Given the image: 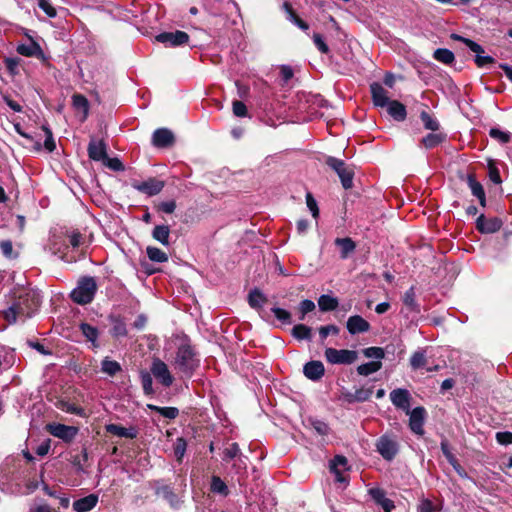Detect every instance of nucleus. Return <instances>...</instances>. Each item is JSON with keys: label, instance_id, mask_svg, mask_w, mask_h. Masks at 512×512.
<instances>
[{"label": "nucleus", "instance_id": "f257e3e1", "mask_svg": "<svg viewBox=\"0 0 512 512\" xmlns=\"http://www.w3.org/2000/svg\"><path fill=\"white\" fill-rule=\"evenodd\" d=\"M40 303L41 295L39 291L34 289L22 290L12 305L0 312V321L4 320L6 322L0 327V330H4L7 324H15L18 321L24 322L27 318L32 317L38 310Z\"/></svg>", "mask_w": 512, "mask_h": 512}, {"label": "nucleus", "instance_id": "f03ea898", "mask_svg": "<svg viewBox=\"0 0 512 512\" xmlns=\"http://www.w3.org/2000/svg\"><path fill=\"white\" fill-rule=\"evenodd\" d=\"M199 366V359L192 346L188 342H183L177 349L174 360L175 369L183 377L190 378Z\"/></svg>", "mask_w": 512, "mask_h": 512}, {"label": "nucleus", "instance_id": "7ed1b4c3", "mask_svg": "<svg viewBox=\"0 0 512 512\" xmlns=\"http://www.w3.org/2000/svg\"><path fill=\"white\" fill-rule=\"evenodd\" d=\"M46 249L53 255L58 256L60 259L66 262L76 261L75 256L69 255V244L67 241V232L62 229L51 232V235L46 245Z\"/></svg>", "mask_w": 512, "mask_h": 512}, {"label": "nucleus", "instance_id": "20e7f679", "mask_svg": "<svg viewBox=\"0 0 512 512\" xmlns=\"http://www.w3.org/2000/svg\"><path fill=\"white\" fill-rule=\"evenodd\" d=\"M96 290L97 284L95 279L93 277H84L71 292V298L75 303L85 305L93 300Z\"/></svg>", "mask_w": 512, "mask_h": 512}, {"label": "nucleus", "instance_id": "39448f33", "mask_svg": "<svg viewBox=\"0 0 512 512\" xmlns=\"http://www.w3.org/2000/svg\"><path fill=\"white\" fill-rule=\"evenodd\" d=\"M326 164L337 173L345 189L352 187L354 171L350 166L343 160L332 156L327 157Z\"/></svg>", "mask_w": 512, "mask_h": 512}, {"label": "nucleus", "instance_id": "423d86ee", "mask_svg": "<svg viewBox=\"0 0 512 512\" xmlns=\"http://www.w3.org/2000/svg\"><path fill=\"white\" fill-rule=\"evenodd\" d=\"M326 361L333 365H350L354 363L358 358V352L349 349H325Z\"/></svg>", "mask_w": 512, "mask_h": 512}, {"label": "nucleus", "instance_id": "0eeeda50", "mask_svg": "<svg viewBox=\"0 0 512 512\" xmlns=\"http://www.w3.org/2000/svg\"><path fill=\"white\" fill-rule=\"evenodd\" d=\"M451 37L454 40L463 42L472 52H474L476 54L475 63L479 68H483L487 65L494 63L493 57H491L489 55H483L484 49L478 43H476L468 38L457 35V34H452Z\"/></svg>", "mask_w": 512, "mask_h": 512}, {"label": "nucleus", "instance_id": "6e6552de", "mask_svg": "<svg viewBox=\"0 0 512 512\" xmlns=\"http://www.w3.org/2000/svg\"><path fill=\"white\" fill-rule=\"evenodd\" d=\"M151 374L156 380L161 383L164 387H170L173 384V376L171 375L168 366L162 360L156 358L153 360L151 365Z\"/></svg>", "mask_w": 512, "mask_h": 512}, {"label": "nucleus", "instance_id": "1a4fd4ad", "mask_svg": "<svg viewBox=\"0 0 512 512\" xmlns=\"http://www.w3.org/2000/svg\"><path fill=\"white\" fill-rule=\"evenodd\" d=\"M155 40L166 47H177L188 43L189 35L184 31L163 32L155 37Z\"/></svg>", "mask_w": 512, "mask_h": 512}, {"label": "nucleus", "instance_id": "9d476101", "mask_svg": "<svg viewBox=\"0 0 512 512\" xmlns=\"http://www.w3.org/2000/svg\"><path fill=\"white\" fill-rule=\"evenodd\" d=\"M376 450L385 460L391 461L398 453V444L391 437L383 435L376 442Z\"/></svg>", "mask_w": 512, "mask_h": 512}, {"label": "nucleus", "instance_id": "9b49d317", "mask_svg": "<svg viewBox=\"0 0 512 512\" xmlns=\"http://www.w3.org/2000/svg\"><path fill=\"white\" fill-rule=\"evenodd\" d=\"M47 432L65 442H71L78 433V428L60 423H50L46 426Z\"/></svg>", "mask_w": 512, "mask_h": 512}, {"label": "nucleus", "instance_id": "f8f14e48", "mask_svg": "<svg viewBox=\"0 0 512 512\" xmlns=\"http://www.w3.org/2000/svg\"><path fill=\"white\" fill-rule=\"evenodd\" d=\"M390 400L392 404L406 413L410 412L411 394L407 389L397 388L390 392Z\"/></svg>", "mask_w": 512, "mask_h": 512}, {"label": "nucleus", "instance_id": "ddd939ff", "mask_svg": "<svg viewBox=\"0 0 512 512\" xmlns=\"http://www.w3.org/2000/svg\"><path fill=\"white\" fill-rule=\"evenodd\" d=\"M132 186L139 192L147 194L148 196H154L162 191L164 182L155 178H149L143 182H135Z\"/></svg>", "mask_w": 512, "mask_h": 512}, {"label": "nucleus", "instance_id": "4468645a", "mask_svg": "<svg viewBox=\"0 0 512 512\" xmlns=\"http://www.w3.org/2000/svg\"><path fill=\"white\" fill-rule=\"evenodd\" d=\"M409 414V427L417 435H423L424 429V418L425 409L423 407H416L413 410L410 409Z\"/></svg>", "mask_w": 512, "mask_h": 512}, {"label": "nucleus", "instance_id": "2eb2a0df", "mask_svg": "<svg viewBox=\"0 0 512 512\" xmlns=\"http://www.w3.org/2000/svg\"><path fill=\"white\" fill-rule=\"evenodd\" d=\"M174 143V135L167 128H159L153 132L152 144L157 148H165Z\"/></svg>", "mask_w": 512, "mask_h": 512}, {"label": "nucleus", "instance_id": "dca6fc26", "mask_svg": "<svg viewBox=\"0 0 512 512\" xmlns=\"http://www.w3.org/2000/svg\"><path fill=\"white\" fill-rule=\"evenodd\" d=\"M370 327L369 322L360 315L350 316L346 323V328L352 335L368 332Z\"/></svg>", "mask_w": 512, "mask_h": 512}, {"label": "nucleus", "instance_id": "f3484780", "mask_svg": "<svg viewBox=\"0 0 512 512\" xmlns=\"http://www.w3.org/2000/svg\"><path fill=\"white\" fill-rule=\"evenodd\" d=\"M370 91L372 95V101L375 106L383 108L386 107L390 102L388 91L384 89L380 83H372L370 85Z\"/></svg>", "mask_w": 512, "mask_h": 512}, {"label": "nucleus", "instance_id": "a211bd4d", "mask_svg": "<svg viewBox=\"0 0 512 512\" xmlns=\"http://www.w3.org/2000/svg\"><path fill=\"white\" fill-rule=\"evenodd\" d=\"M88 156L94 161L103 162L107 157V147L104 141L92 139L88 145Z\"/></svg>", "mask_w": 512, "mask_h": 512}, {"label": "nucleus", "instance_id": "6ab92c4d", "mask_svg": "<svg viewBox=\"0 0 512 512\" xmlns=\"http://www.w3.org/2000/svg\"><path fill=\"white\" fill-rule=\"evenodd\" d=\"M502 226L500 219L485 218L484 215H480L476 221V227L481 233H494L498 231Z\"/></svg>", "mask_w": 512, "mask_h": 512}, {"label": "nucleus", "instance_id": "aec40b11", "mask_svg": "<svg viewBox=\"0 0 512 512\" xmlns=\"http://www.w3.org/2000/svg\"><path fill=\"white\" fill-rule=\"evenodd\" d=\"M303 373L308 379L318 381L323 377L325 368L321 361H310L304 365Z\"/></svg>", "mask_w": 512, "mask_h": 512}, {"label": "nucleus", "instance_id": "412c9836", "mask_svg": "<svg viewBox=\"0 0 512 512\" xmlns=\"http://www.w3.org/2000/svg\"><path fill=\"white\" fill-rule=\"evenodd\" d=\"M369 494L375 503L381 506L385 512H391L395 508L394 502L386 497L384 490L380 488H372L369 490Z\"/></svg>", "mask_w": 512, "mask_h": 512}, {"label": "nucleus", "instance_id": "4be33fe9", "mask_svg": "<svg viewBox=\"0 0 512 512\" xmlns=\"http://www.w3.org/2000/svg\"><path fill=\"white\" fill-rule=\"evenodd\" d=\"M105 429L108 433L118 437L134 439L138 436V429L134 426L126 428L117 424H108Z\"/></svg>", "mask_w": 512, "mask_h": 512}, {"label": "nucleus", "instance_id": "5701e85b", "mask_svg": "<svg viewBox=\"0 0 512 512\" xmlns=\"http://www.w3.org/2000/svg\"><path fill=\"white\" fill-rule=\"evenodd\" d=\"M16 50L20 55L25 57H44L42 48L35 41H31L29 44H20L17 46Z\"/></svg>", "mask_w": 512, "mask_h": 512}, {"label": "nucleus", "instance_id": "b1692460", "mask_svg": "<svg viewBox=\"0 0 512 512\" xmlns=\"http://www.w3.org/2000/svg\"><path fill=\"white\" fill-rule=\"evenodd\" d=\"M97 502L98 497L96 495L90 494L86 497L74 501L73 509L76 512H88L97 505Z\"/></svg>", "mask_w": 512, "mask_h": 512}, {"label": "nucleus", "instance_id": "393cba45", "mask_svg": "<svg viewBox=\"0 0 512 512\" xmlns=\"http://www.w3.org/2000/svg\"><path fill=\"white\" fill-rule=\"evenodd\" d=\"M335 245L340 249L341 259H347L356 249V243L349 237L336 238Z\"/></svg>", "mask_w": 512, "mask_h": 512}, {"label": "nucleus", "instance_id": "a878e982", "mask_svg": "<svg viewBox=\"0 0 512 512\" xmlns=\"http://www.w3.org/2000/svg\"><path fill=\"white\" fill-rule=\"evenodd\" d=\"M402 301L409 312L420 313V305L416 301V291L414 286H411L404 293Z\"/></svg>", "mask_w": 512, "mask_h": 512}, {"label": "nucleus", "instance_id": "bb28decb", "mask_svg": "<svg viewBox=\"0 0 512 512\" xmlns=\"http://www.w3.org/2000/svg\"><path fill=\"white\" fill-rule=\"evenodd\" d=\"M388 114L397 121H403L406 118L407 112L405 106L399 101L393 100L388 103Z\"/></svg>", "mask_w": 512, "mask_h": 512}, {"label": "nucleus", "instance_id": "cd10ccee", "mask_svg": "<svg viewBox=\"0 0 512 512\" xmlns=\"http://www.w3.org/2000/svg\"><path fill=\"white\" fill-rule=\"evenodd\" d=\"M156 494L163 497L169 504L176 508L180 504L178 496L174 493L172 488L168 485H162L156 488Z\"/></svg>", "mask_w": 512, "mask_h": 512}, {"label": "nucleus", "instance_id": "c85d7f7f", "mask_svg": "<svg viewBox=\"0 0 512 512\" xmlns=\"http://www.w3.org/2000/svg\"><path fill=\"white\" fill-rule=\"evenodd\" d=\"M467 183L471 189L472 194L479 199V202L482 206H485L486 198L482 184L478 182L473 175L468 176Z\"/></svg>", "mask_w": 512, "mask_h": 512}, {"label": "nucleus", "instance_id": "c756f323", "mask_svg": "<svg viewBox=\"0 0 512 512\" xmlns=\"http://www.w3.org/2000/svg\"><path fill=\"white\" fill-rule=\"evenodd\" d=\"M283 9L287 14V19L291 23L303 31H307L309 29V25L294 12L292 6L288 2H284Z\"/></svg>", "mask_w": 512, "mask_h": 512}, {"label": "nucleus", "instance_id": "7c9ffc66", "mask_svg": "<svg viewBox=\"0 0 512 512\" xmlns=\"http://www.w3.org/2000/svg\"><path fill=\"white\" fill-rule=\"evenodd\" d=\"M170 228L167 225H156L152 231V237L164 246L169 245Z\"/></svg>", "mask_w": 512, "mask_h": 512}, {"label": "nucleus", "instance_id": "2f4dec72", "mask_svg": "<svg viewBox=\"0 0 512 512\" xmlns=\"http://www.w3.org/2000/svg\"><path fill=\"white\" fill-rule=\"evenodd\" d=\"M338 305V299L328 294H323L318 299V306L322 312L333 311Z\"/></svg>", "mask_w": 512, "mask_h": 512}, {"label": "nucleus", "instance_id": "473e14b6", "mask_svg": "<svg viewBox=\"0 0 512 512\" xmlns=\"http://www.w3.org/2000/svg\"><path fill=\"white\" fill-rule=\"evenodd\" d=\"M79 329L83 336L90 341L94 347H98L97 338L99 336L98 329L88 323H81Z\"/></svg>", "mask_w": 512, "mask_h": 512}, {"label": "nucleus", "instance_id": "72a5a7b5", "mask_svg": "<svg viewBox=\"0 0 512 512\" xmlns=\"http://www.w3.org/2000/svg\"><path fill=\"white\" fill-rule=\"evenodd\" d=\"M427 364L426 350L418 349L410 358V365L413 370L424 368Z\"/></svg>", "mask_w": 512, "mask_h": 512}, {"label": "nucleus", "instance_id": "f704fd0d", "mask_svg": "<svg viewBox=\"0 0 512 512\" xmlns=\"http://www.w3.org/2000/svg\"><path fill=\"white\" fill-rule=\"evenodd\" d=\"M266 296L259 290L255 289L249 293L248 303L254 309H261L266 303Z\"/></svg>", "mask_w": 512, "mask_h": 512}, {"label": "nucleus", "instance_id": "c9c22d12", "mask_svg": "<svg viewBox=\"0 0 512 512\" xmlns=\"http://www.w3.org/2000/svg\"><path fill=\"white\" fill-rule=\"evenodd\" d=\"M101 371L109 376H114L121 371V366L117 361L105 357L101 362Z\"/></svg>", "mask_w": 512, "mask_h": 512}, {"label": "nucleus", "instance_id": "e433bc0d", "mask_svg": "<svg viewBox=\"0 0 512 512\" xmlns=\"http://www.w3.org/2000/svg\"><path fill=\"white\" fill-rule=\"evenodd\" d=\"M433 57L438 62L449 65L452 64L455 60V56L452 51L445 48H438L434 51Z\"/></svg>", "mask_w": 512, "mask_h": 512}, {"label": "nucleus", "instance_id": "4c0bfd02", "mask_svg": "<svg viewBox=\"0 0 512 512\" xmlns=\"http://www.w3.org/2000/svg\"><path fill=\"white\" fill-rule=\"evenodd\" d=\"M444 140L445 135L442 133H429L422 139L421 143L425 148L431 149L441 144Z\"/></svg>", "mask_w": 512, "mask_h": 512}, {"label": "nucleus", "instance_id": "58836bf2", "mask_svg": "<svg viewBox=\"0 0 512 512\" xmlns=\"http://www.w3.org/2000/svg\"><path fill=\"white\" fill-rule=\"evenodd\" d=\"M308 423L313 428L315 433L320 436H327L330 433L331 429L329 425L323 420L317 418H309Z\"/></svg>", "mask_w": 512, "mask_h": 512}, {"label": "nucleus", "instance_id": "ea45409f", "mask_svg": "<svg viewBox=\"0 0 512 512\" xmlns=\"http://www.w3.org/2000/svg\"><path fill=\"white\" fill-rule=\"evenodd\" d=\"M382 367V363L380 361H372L368 363L361 364L357 367V372L362 376H369L377 371H379Z\"/></svg>", "mask_w": 512, "mask_h": 512}, {"label": "nucleus", "instance_id": "a19ab883", "mask_svg": "<svg viewBox=\"0 0 512 512\" xmlns=\"http://www.w3.org/2000/svg\"><path fill=\"white\" fill-rule=\"evenodd\" d=\"M441 451L443 453V455L446 457L447 461L454 467V469L460 474L462 475L461 473V467L460 465L458 464V461L456 459V457L454 456V454L451 452L450 450V447H449V444L446 440H443L441 442Z\"/></svg>", "mask_w": 512, "mask_h": 512}, {"label": "nucleus", "instance_id": "79ce46f5", "mask_svg": "<svg viewBox=\"0 0 512 512\" xmlns=\"http://www.w3.org/2000/svg\"><path fill=\"white\" fill-rule=\"evenodd\" d=\"M147 408L158 412L160 415L168 419H175L179 414V410L175 407H159L153 404H148Z\"/></svg>", "mask_w": 512, "mask_h": 512}, {"label": "nucleus", "instance_id": "37998d69", "mask_svg": "<svg viewBox=\"0 0 512 512\" xmlns=\"http://www.w3.org/2000/svg\"><path fill=\"white\" fill-rule=\"evenodd\" d=\"M210 489L213 493L220 494L222 496H227L229 494L228 486L218 476L212 477Z\"/></svg>", "mask_w": 512, "mask_h": 512}, {"label": "nucleus", "instance_id": "c03bdc74", "mask_svg": "<svg viewBox=\"0 0 512 512\" xmlns=\"http://www.w3.org/2000/svg\"><path fill=\"white\" fill-rule=\"evenodd\" d=\"M146 253L148 258L153 262L163 263L168 260L167 254L157 247L148 246Z\"/></svg>", "mask_w": 512, "mask_h": 512}, {"label": "nucleus", "instance_id": "a18cd8bd", "mask_svg": "<svg viewBox=\"0 0 512 512\" xmlns=\"http://www.w3.org/2000/svg\"><path fill=\"white\" fill-rule=\"evenodd\" d=\"M311 328L304 324H297L292 329V336L298 340H310Z\"/></svg>", "mask_w": 512, "mask_h": 512}, {"label": "nucleus", "instance_id": "49530a36", "mask_svg": "<svg viewBox=\"0 0 512 512\" xmlns=\"http://www.w3.org/2000/svg\"><path fill=\"white\" fill-rule=\"evenodd\" d=\"M420 118L425 129L431 131H437L439 129L440 124L438 120L434 118L432 115H430L428 112L422 111L420 114Z\"/></svg>", "mask_w": 512, "mask_h": 512}, {"label": "nucleus", "instance_id": "de8ad7c7", "mask_svg": "<svg viewBox=\"0 0 512 512\" xmlns=\"http://www.w3.org/2000/svg\"><path fill=\"white\" fill-rule=\"evenodd\" d=\"M418 512H442V505L433 503L429 499H423L418 505Z\"/></svg>", "mask_w": 512, "mask_h": 512}, {"label": "nucleus", "instance_id": "09e8293b", "mask_svg": "<svg viewBox=\"0 0 512 512\" xmlns=\"http://www.w3.org/2000/svg\"><path fill=\"white\" fill-rule=\"evenodd\" d=\"M140 378L144 393L146 395H152L154 393L152 374L146 371H142Z\"/></svg>", "mask_w": 512, "mask_h": 512}, {"label": "nucleus", "instance_id": "8fccbe9b", "mask_svg": "<svg viewBox=\"0 0 512 512\" xmlns=\"http://www.w3.org/2000/svg\"><path fill=\"white\" fill-rule=\"evenodd\" d=\"M73 106L84 113V117L87 116L89 110V103L85 96L81 94H75L72 98Z\"/></svg>", "mask_w": 512, "mask_h": 512}, {"label": "nucleus", "instance_id": "3c124183", "mask_svg": "<svg viewBox=\"0 0 512 512\" xmlns=\"http://www.w3.org/2000/svg\"><path fill=\"white\" fill-rule=\"evenodd\" d=\"M271 311L282 324L289 325L292 323V316L289 311L279 307H273Z\"/></svg>", "mask_w": 512, "mask_h": 512}, {"label": "nucleus", "instance_id": "603ef678", "mask_svg": "<svg viewBox=\"0 0 512 512\" xmlns=\"http://www.w3.org/2000/svg\"><path fill=\"white\" fill-rule=\"evenodd\" d=\"M111 333L115 337H124L127 335L126 324L123 320L119 318L113 319V326L111 329Z\"/></svg>", "mask_w": 512, "mask_h": 512}, {"label": "nucleus", "instance_id": "864d4df0", "mask_svg": "<svg viewBox=\"0 0 512 512\" xmlns=\"http://www.w3.org/2000/svg\"><path fill=\"white\" fill-rule=\"evenodd\" d=\"M315 309V303L312 300L305 299L299 304L298 311L300 313L299 320H304L305 316Z\"/></svg>", "mask_w": 512, "mask_h": 512}, {"label": "nucleus", "instance_id": "5fc2aeb1", "mask_svg": "<svg viewBox=\"0 0 512 512\" xmlns=\"http://www.w3.org/2000/svg\"><path fill=\"white\" fill-rule=\"evenodd\" d=\"M489 135L491 138L497 140L502 144L508 143L510 141V133L502 131L498 128H491L489 131Z\"/></svg>", "mask_w": 512, "mask_h": 512}, {"label": "nucleus", "instance_id": "6e6d98bb", "mask_svg": "<svg viewBox=\"0 0 512 512\" xmlns=\"http://www.w3.org/2000/svg\"><path fill=\"white\" fill-rule=\"evenodd\" d=\"M347 459L344 456L337 455L330 462V470H347Z\"/></svg>", "mask_w": 512, "mask_h": 512}, {"label": "nucleus", "instance_id": "4d7b16f0", "mask_svg": "<svg viewBox=\"0 0 512 512\" xmlns=\"http://www.w3.org/2000/svg\"><path fill=\"white\" fill-rule=\"evenodd\" d=\"M363 354L367 358H374V359H378V360L383 359L385 356L384 350L380 347L365 348L363 350Z\"/></svg>", "mask_w": 512, "mask_h": 512}, {"label": "nucleus", "instance_id": "13d9d810", "mask_svg": "<svg viewBox=\"0 0 512 512\" xmlns=\"http://www.w3.org/2000/svg\"><path fill=\"white\" fill-rule=\"evenodd\" d=\"M223 460L228 462L240 454V449L237 443H232L223 452Z\"/></svg>", "mask_w": 512, "mask_h": 512}, {"label": "nucleus", "instance_id": "bf43d9fd", "mask_svg": "<svg viewBox=\"0 0 512 512\" xmlns=\"http://www.w3.org/2000/svg\"><path fill=\"white\" fill-rule=\"evenodd\" d=\"M43 131L45 133L44 147L48 152H53L56 148V144H55L52 132L46 126H43Z\"/></svg>", "mask_w": 512, "mask_h": 512}, {"label": "nucleus", "instance_id": "052dcab7", "mask_svg": "<svg viewBox=\"0 0 512 512\" xmlns=\"http://www.w3.org/2000/svg\"><path fill=\"white\" fill-rule=\"evenodd\" d=\"M0 249H1V252L2 254L6 257V258H15L17 256L16 253H14L13 251V245H12V242L10 240H2L0 241Z\"/></svg>", "mask_w": 512, "mask_h": 512}, {"label": "nucleus", "instance_id": "680f3d73", "mask_svg": "<svg viewBox=\"0 0 512 512\" xmlns=\"http://www.w3.org/2000/svg\"><path fill=\"white\" fill-rule=\"evenodd\" d=\"M103 164L105 166H107L108 168H110L111 170H113V171L119 172V171H123L124 170V165L116 157L115 158H109L107 156L106 159L103 161Z\"/></svg>", "mask_w": 512, "mask_h": 512}, {"label": "nucleus", "instance_id": "e2e57ef3", "mask_svg": "<svg viewBox=\"0 0 512 512\" xmlns=\"http://www.w3.org/2000/svg\"><path fill=\"white\" fill-rule=\"evenodd\" d=\"M233 114L237 117H246L248 114L246 105L239 100L233 101L232 104Z\"/></svg>", "mask_w": 512, "mask_h": 512}, {"label": "nucleus", "instance_id": "0e129e2a", "mask_svg": "<svg viewBox=\"0 0 512 512\" xmlns=\"http://www.w3.org/2000/svg\"><path fill=\"white\" fill-rule=\"evenodd\" d=\"M186 446H187L186 441L183 438H178L176 440L175 446H174V454L179 461L183 458V456L185 454Z\"/></svg>", "mask_w": 512, "mask_h": 512}, {"label": "nucleus", "instance_id": "69168bd1", "mask_svg": "<svg viewBox=\"0 0 512 512\" xmlns=\"http://www.w3.org/2000/svg\"><path fill=\"white\" fill-rule=\"evenodd\" d=\"M312 39H313L315 46L321 53L327 54L329 52V47L325 43L323 37L320 34L314 33L312 36Z\"/></svg>", "mask_w": 512, "mask_h": 512}, {"label": "nucleus", "instance_id": "338daca9", "mask_svg": "<svg viewBox=\"0 0 512 512\" xmlns=\"http://www.w3.org/2000/svg\"><path fill=\"white\" fill-rule=\"evenodd\" d=\"M38 6L48 17L54 18L57 15L56 9L51 5L49 0H38Z\"/></svg>", "mask_w": 512, "mask_h": 512}, {"label": "nucleus", "instance_id": "774afa93", "mask_svg": "<svg viewBox=\"0 0 512 512\" xmlns=\"http://www.w3.org/2000/svg\"><path fill=\"white\" fill-rule=\"evenodd\" d=\"M329 334H333V335L339 334V328L336 325H333V324L326 325V326H321L319 328V335H320L322 340L326 339Z\"/></svg>", "mask_w": 512, "mask_h": 512}]
</instances>
